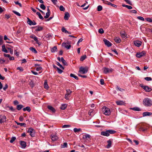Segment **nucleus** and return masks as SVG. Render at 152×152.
Masks as SVG:
<instances>
[{
    "mask_svg": "<svg viewBox=\"0 0 152 152\" xmlns=\"http://www.w3.org/2000/svg\"><path fill=\"white\" fill-rule=\"evenodd\" d=\"M57 50V48L56 46H54L51 50V51L52 53H54L55 51H56Z\"/></svg>",
    "mask_w": 152,
    "mask_h": 152,
    "instance_id": "nucleus-36",
    "label": "nucleus"
},
{
    "mask_svg": "<svg viewBox=\"0 0 152 152\" xmlns=\"http://www.w3.org/2000/svg\"><path fill=\"white\" fill-rule=\"evenodd\" d=\"M91 136L88 134H86L83 135V139L86 141H88L89 142L90 140Z\"/></svg>",
    "mask_w": 152,
    "mask_h": 152,
    "instance_id": "nucleus-9",
    "label": "nucleus"
},
{
    "mask_svg": "<svg viewBox=\"0 0 152 152\" xmlns=\"http://www.w3.org/2000/svg\"><path fill=\"white\" fill-rule=\"evenodd\" d=\"M143 89L146 92H150L152 90L151 88L146 86H143Z\"/></svg>",
    "mask_w": 152,
    "mask_h": 152,
    "instance_id": "nucleus-13",
    "label": "nucleus"
},
{
    "mask_svg": "<svg viewBox=\"0 0 152 152\" xmlns=\"http://www.w3.org/2000/svg\"><path fill=\"white\" fill-rule=\"evenodd\" d=\"M27 21L28 23L30 26L33 25V22L31 20L28 18H27Z\"/></svg>",
    "mask_w": 152,
    "mask_h": 152,
    "instance_id": "nucleus-24",
    "label": "nucleus"
},
{
    "mask_svg": "<svg viewBox=\"0 0 152 152\" xmlns=\"http://www.w3.org/2000/svg\"><path fill=\"white\" fill-rule=\"evenodd\" d=\"M107 142L108 143V144L107 145L106 147L107 148H110L111 146L112 142L110 140H107Z\"/></svg>",
    "mask_w": 152,
    "mask_h": 152,
    "instance_id": "nucleus-20",
    "label": "nucleus"
},
{
    "mask_svg": "<svg viewBox=\"0 0 152 152\" xmlns=\"http://www.w3.org/2000/svg\"><path fill=\"white\" fill-rule=\"evenodd\" d=\"M103 72L105 74H107L110 72H112L113 69H109L106 67H104L103 68Z\"/></svg>",
    "mask_w": 152,
    "mask_h": 152,
    "instance_id": "nucleus-8",
    "label": "nucleus"
},
{
    "mask_svg": "<svg viewBox=\"0 0 152 152\" xmlns=\"http://www.w3.org/2000/svg\"><path fill=\"white\" fill-rule=\"evenodd\" d=\"M145 20L148 22H152V18H146Z\"/></svg>",
    "mask_w": 152,
    "mask_h": 152,
    "instance_id": "nucleus-52",
    "label": "nucleus"
},
{
    "mask_svg": "<svg viewBox=\"0 0 152 152\" xmlns=\"http://www.w3.org/2000/svg\"><path fill=\"white\" fill-rule=\"evenodd\" d=\"M125 1L127 4H129L130 5H132L131 2L129 0H124Z\"/></svg>",
    "mask_w": 152,
    "mask_h": 152,
    "instance_id": "nucleus-57",
    "label": "nucleus"
},
{
    "mask_svg": "<svg viewBox=\"0 0 152 152\" xmlns=\"http://www.w3.org/2000/svg\"><path fill=\"white\" fill-rule=\"evenodd\" d=\"M48 108L53 113H54L55 112V109L53 107L51 106L48 105Z\"/></svg>",
    "mask_w": 152,
    "mask_h": 152,
    "instance_id": "nucleus-21",
    "label": "nucleus"
},
{
    "mask_svg": "<svg viewBox=\"0 0 152 152\" xmlns=\"http://www.w3.org/2000/svg\"><path fill=\"white\" fill-rule=\"evenodd\" d=\"M27 132L29 134L31 137H34V130L33 129L30 128L28 129Z\"/></svg>",
    "mask_w": 152,
    "mask_h": 152,
    "instance_id": "nucleus-6",
    "label": "nucleus"
},
{
    "mask_svg": "<svg viewBox=\"0 0 152 152\" xmlns=\"http://www.w3.org/2000/svg\"><path fill=\"white\" fill-rule=\"evenodd\" d=\"M114 40L117 43H119L121 41V39L118 37H115V38Z\"/></svg>",
    "mask_w": 152,
    "mask_h": 152,
    "instance_id": "nucleus-26",
    "label": "nucleus"
},
{
    "mask_svg": "<svg viewBox=\"0 0 152 152\" xmlns=\"http://www.w3.org/2000/svg\"><path fill=\"white\" fill-rule=\"evenodd\" d=\"M33 28H37L35 30V31H42L43 29L42 27L40 26H36L35 27H34Z\"/></svg>",
    "mask_w": 152,
    "mask_h": 152,
    "instance_id": "nucleus-19",
    "label": "nucleus"
},
{
    "mask_svg": "<svg viewBox=\"0 0 152 152\" xmlns=\"http://www.w3.org/2000/svg\"><path fill=\"white\" fill-rule=\"evenodd\" d=\"M50 14V10L48 7L47 9V12L46 13V15L44 16V18L46 19L48 18L49 17Z\"/></svg>",
    "mask_w": 152,
    "mask_h": 152,
    "instance_id": "nucleus-15",
    "label": "nucleus"
},
{
    "mask_svg": "<svg viewBox=\"0 0 152 152\" xmlns=\"http://www.w3.org/2000/svg\"><path fill=\"white\" fill-rule=\"evenodd\" d=\"M2 39L3 37L0 35V45H1L2 44Z\"/></svg>",
    "mask_w": 152,
    "mask_h": 152,
    "instance_id": "nucleus-56",
    "label": "nucleus"
},
{
    "mask_svg": "<svg viewBox=\"0 0 152 152\" xmlns=\"http://www.w3.org/2000/svg\"><path fill=\"white\" fill-rule=\"evenodd\" d=\"M2 50L4 52L6 53H7V52H8L7 50L5 48V45H2Z\"/></svg>",
    "mask_w": 152,
    "mask_h": 152,
    "instance_id": "nucleus-30",
    "label": "nucleus"
},
{
    "mask_svg": "<svg viewBox=\"0 0 152 152\" xmlns=\"http://www.w3.org/2000/svg\"><path fill=\"white\" fill-rule=\"evenodd\" d=\"M6 117L5 115L1 116L0 117V122L4 123L6 121Z\"/></svg>",
    "mask_w": 152,
    "mask_h": 152,
    "instance_id": "nucleus-12",
    "label": "nucleus"
},
{
    "mask_svg": "<svg viewBox=\"0 0 152 152\" xmlns=\"http://www.w3.org/2000/svg\"><path fill=\"white\" fill-rule=\"evenodd\" d=\"M94 112L93 110H90L88 112V114L90 116H93L94 115Z\"/></svg>",
    "mask_w": 152,
    "mask_h": 152,
    "instance_id": "nucleus-42",
    "label": "nucleus"
},
{
    "mask_svg": "<svg viewBox=\"0 0 152 152\" xmlns=\"http://www.w3.org/2000/svg\"><path fill=\"white\" fill-rule=\"evenodd\" d=\"M67 106V104H61L60 107V108L63 110H64L66 109Z\"/></svg>",
    "mask_w": 152,
    "mask_h": 152,
    "instance_id": "nucleus-23",
    "label": "nucleus"
},
{
    "mask_svg": "<svg viewBox=\"0 0 152 152\" xmlns=\"http://www.w3.org/2000/svg\"><path fill=\"white\" fill-rule=\"evenodd\" d=\"M130 12L131 13L136 14L137 13V11L135 10H131L130 11Z\"/></svg>",
    "mask_w": 152,
    "mask_h": 152,
    "instance_id": "nucleus-63",
    "label": "nucleus"
},
{
    "mask_svg": "<svg viewBox=\"0 0 152 152\" xmlns=\"http://www.w3.org/2000/svg\"><path fill=\"white\" fill-rule=\"evenodd\" d=\"M116 89L117 91H119L121 92H123L124 90V89L119 87L118 86H117Z\"/></svg>",
    "mask_w": 152,
    "mask_h": 152,
    "instance_id": "nucleus-41",
    "label": "nucleus"
},
{
    "mask_svg": "<svg viewBox=\"0 0 152 152\" xmlns=\"http://www.w3.org/2000/svg\"><path fill=\"white\" fill-rule=\"evenodd\" d=\"M142 43V42L141 41L138 40H136L134 41V45L138 47L140 46L141 45Z\"/></svg>",
    "mask_w": 152,
    "mask_h": 152,
    "instance_id": "nucleus-14",
    "label": "nucleus"
},
{
    "mask_svg": "<svg viewBox=\"0 0 152 152\" xmlns=\"http://www.w3.org/2000/svg\"><path fill=\"white\" fill-rule=\"evenodd\" d=\"M23 107V105L22 104H19L17 106L16 109L18 110H20Z\"/></svg>",
    "mask_w": 152,
    "mask_h": 152,
    "instance_id": "nucleus-28",
    "label": "nucleus"
},
{
    "mask_svg": "<svg viewBox=\"0 0 152 152\" xmlns=\"http://www.w3.org/2000/svg\"><path fill=\"white\" fill-rule=\"evenodd\" d=\"M40 8L41 9H42L43 10H45V8H46L45 6L43 4H41L40 5Z\"/></svg>",
    "mask_w": 152,
    "mask_h": 152,
    "instance_id": "nucleus-46",
    "label": "nucleus"
},
{
    "mask_svg": "<svg viewBox=\"0 0 152 152\" xmlns=\"http://www.w3.org/2000/svg\"><path fill=\"white\" fill-rule=\"evenodd\" d=\"M136 56L138 58H140L142 56V52L141 53H137L136 54Z\"/></svg>",
    "mask_w": 152,
    "mask_h": 152,
    "instance_id": "nucleus-39",
    "label": "nucleus"
},
{
    "mask_svg": "<svg viewBox=\"0 0 152 152\" xmlns=\"http://www.w3.org/2000/svg\"><path fill=\"white\" fill-rule=\"evenodd\" d=\"M53 4L54 5H56L57 2V0H51Z\"/></svg>",
    "mask_w": 152,
    "mask_h": 152,
    "instance_id": "nucleus-60",
    "label": "nucleus"
},
{
    "mask_svg": "<svg viewBox=\"0 0 152 152\" xmlns=\"http://www.w3.org/2000/svg\"><path fill=\"white\" fill-rule=\"evenodd\" d=\"M73 130L75 132H76L80 131L81 130V129L80 128L77 129V128H75Z\"/></svg>",
    "mask_w": 152,
    "mask_h": 152,
    "instance_id": "nucleus-47",
    "label": "nucleus"
},
{
    "mask_svg": "<svg viewBox=\"0 0 152 152\" xmlns=\"http://www.w3.org/2000/svg\"><path fill=\"white\" fill-rule=\"evenodd\" d=\"M71 43L67 41V42H64L62 44V45L65 48L67 49L68 50L71 47Z\"/></svg>",
    "mask_w": 152,
    "mask_h": 152,
    "instance_id": "nucleus-4",
    "label": "nucleus"
},
{
    "mask_svg": "<svg viewBox=\"0 0 152 152\" xmlns=\"http://www.w3.org/2000/svg\"><path fill=\"white\" fill-rule=\"evenodd\" d=\"M20 145H21V148H24L26 147V142L24 141H20Z\"/></svg>",
    "mask_w": 152,
    "mask_h": 152,
    "instance_id": "nucleus-16",
    "label": "nucleus"
},
{
    "mask_svg": "<svg viewBox=\"0 0 152 152\" xmlns=\"http://www.w3.org/2000/svg\"><path fill=\"white\" fill-rule=\"evenodd\" d=\"M143 117L146 116H150L152 115V113L146 112L143 113Z\"/></svg>",
    "mask_w": 152,
    "mask_h": 152,
    "instance_id": "nucleus-17",
    "label": "nucleus"
},
{
    "mask_svg": "<svg viewBox=\"0 0 152 152\" xmlns=\"http://www.w3.org/2000/svg\"><path fill=\"white\" fill-rule=\"evenodd\" d=\"M70 17L69 13L68 12H66L64 17V19L65 20H68L69 19V18Z\"/></svg>",
    "mask_w": 152,
    "mask_h": 152,
    "instance_id": "nucleus-18",
    "label": "nucleus"
},
{
    "mask_svg": "<svg viewBox=\"0 0 152 152\" xmlns=\"http://www.w3.org/2000/svg\"><path fill=\"white\" fill-rule=\"evenodd\" d=\"M61 31L64 32L66 33L67 32V31L66 29L64 27H63L61 29Z\"/></svg>",
    "mask_w": 152,
    "mask_h": 152,
    "instance_id": "nucleus-55",
    "label": "nucleus"
},
{
    "mask_svg": "<svg viewBox=\"0 0 152 152\" xmlns=\"http://www.w3.org/2000/svg\"><path fill=\"white\" fill-rule=\"evenodd\" d=\"M5 18H6L7 19H8L10 17V15H7V14H5Z\"/></svg>",
    "mask_w": 152,
    "mask_h": 152,
    "instance_id": "nucleus-61",
    "label": "nucleus"
},
{
    "mask_svg": "<svg viewBox=\"0 0 152 152\" xmlns=\"http://www.w3.org/2000/svg\"><path fill=\"white\" fill-rule=\"evenodd\" d=\"M56 64L60 68L62 69H64V68L58 62H57Z\"/></svg>",
    "mask_w": 152,
    "mask_h": 152,
    "instance_id": "nucleus-48",
    "label": "nucleus"
},
{
    "mask_svg": "<svg viewBox=\"0 0 152 152\" xmlns=\"http://www.w3.org/2000/svg\"><path fill=\"white\" fill-rule=\"evenodd\" d=\"M88 69L87 68H85L82 67L80 68L79 72H80L82 74H85L88 72Z\"/></svg>",
    "mask_w": 152,
    "mask_h": 152,
    "instance_id": "nucleus-7",
    "label": "nucleus"
},
{
    "mask_svg": "<svg viewBox=\"0 0 152 152\" xmlns=\"http://www.w3.org/2000/svg\"><path fill=\"white\" fill-rule=\"evenodd\" d=\"M15 4H17V5H18L20 7H22V5L21 4V3H20L18 1H15Z\"/></svg>",
    "mask_w": 152,
    "mask_h": 152,
    "instance_id": "nucleus-58",
    "label": "nucleus"
},
{
    "mask_svg": "<svg viewBox=\"0 0 152 152\" xmlns=\"http://www.w3.org/2000/svg\"><path fill=\"white\" fill-rule=\"evenodd\" d=\"M29 84L30 86L32 87H33L34 86V82L32 81H31V82H30Z\"/></svg>",
    "mask_w": 152,
    "mask_h": 152,
    "instance_id": "nucleus-64",
    "label": "nucleus"
},
{
    "mask_svg": "<svg viewBox=\"0 0 152 152\" xmlns=\"http://www.w3.org/2000/svg\"><path fill=\"white\" fill-rule=\"evenodd\" d=\"M16 123L18 125H19L21 126H23L24 127L26 126V124L25 123H19L15 121Z\"/></svg>",
    "mask_w": 152,
    "mask_h": 152,
    "instance_id": "nucleus-34",
    "label": "nucleus"
},
{
    "mask_svg": "<svg viewBox=\"0 0 152 152\" xmlns=\"http://www.w3.org/2000/svg\"><path fill=\"white\" fill-rule=\"evenodd\" d=\"M67 143L66 142H64V143L63 145H61V147L63 148H64L67 147Z\"/></svg>",
    "mask_w": 152,
    "mask_h": 152,
    "instance_id": "nucleus-53",
    "label": "nucleus"
},
{
    "mask_svg": "<svg viewBox=\"0 0 152 152\" xmlns=\"http://www.w3.org/2000/svg\"><path fill=\"white\" fill-rule=\"evenodd\" d=\"M118 105H122L123 104L124 102L121 101H117L116 102Z\"/></svg>",
    "mask_w": 152,
    "mask_h": 152,
    "instance_id": "nucleus-43",
    "label": "nucleus"
},
{
    "mask_svg": "<svg viewBox=\"0 0 152 152\" xmlns=\"http://www.w3.org/2000/svg\"><path fill=\"white\" fill-rule=\"evenodd\" d=\"M12 12L14 13H15V14H16V15L19 16H21V15L18 12L15 11V10H13L12 11Z\"/></svg>",
    "mask_w": 152,
    "mask_h": 152,
    "instance_id": "nucleus-45",
    "label": "nucleus"
},
{
    "mask_svg": "<svg viewBox=\"0 0 152 152\" xmlns=\"http://www.w3.org/2000/svg\"><path fill=\"white\" fill-rule=\"evenodd\" d=\"M130 109L131 110H134V111H139L140 110V108L138 107H134L131 108Z\"/></svg>",
    "mask_w": 152,
    "mask_h": 152,
    "instance_id": "nucleus-33",
    "label": "nucleus"
},
{
    "mask_svg": "<svg viewBox=\"0 0 152 152\" xmlns=\"http://www.w3.org/2000/svg\"><path fill=\"white\" fill-rule=\"evenodd\" d=\"M61 61L62 62V63H63V65H67V63L66 62V61L65 60H64V58L63 57H61Z\"/></svg>",
    "mask_w": 152,
    "mask_h": 152,
    "instance_id": "nucleus-29",
    "label": "nucleus"
},
{
    "mask_svg": "<svg viewBox=\"0 0 152 152\" xmlns=\"http://www.w3.org/2000/svg\"><path fill=\"white\" fill-rule=\"evenodd\" d=\"M99 32L101 34H102L104 33V31L102 28H100L99 30Z\"/></svg>",
    "mask_w": 152,
    "mask_h": 152,
    "instance_id": "nucleus-51",
    "label": "nucleus"
},
{
    "mask_svg": "<svg viewBox=\"0 0 152 152\" xmlns=\"http://www.w3.org/2000/svg\"><path fill=\"white\" fill-rule=\"evenodd\" d=\"M8 107L12 112H15L16 111V109L14 108L12 106H8Z\"/></svg>",
    "mask_w": 152,
    "mask_h": 152,
    "instance_id": "nucleus-32",
    "label": "nucleus"
},
{
    "mask_svg": "<svg viewBox=\"0 0 152 152\" xmlns=\"http://www.w3.org/2000/svg\"><path fill=\"white\" fill-rule=\"evenodd\" d=\"M51 140L53 141H56L58 139V137L57 136L54 134H52L51 135Z\"/></svg>",
    "mask_w": 152,
    "mask_h": 152,
    "instance_id": "nucleus-11",
    "label": "nucleus"
},
{
    "mask_svg": "<svg viewBox=\"0 0 152 152\" xmlns=\"http://www.w3.org/2000/svg\"><path fill=\"white\" fill-rule=\"evenodd\" d=\"M102 7L101 5H99L97 7V11H100L102 10Z\"/></svg>",
    "mask_w": 152,
    "mask_h": 152,
    "instance_id": "nucleus-44",
    "label": "nucleus"
},
{
    "mask_svg": "<svg viewBox=\"0 0 152 152\" xmlns=\"http://www.w3.org/2000/svg\"><path fill=\"white\" fill-rule=\"evenodd\" d=\"M70 77L74 78L76 80H78V78L77 76H75V75L73 74H70Z\"/></svg>",
    "mask_w": 152,
    "mask_h": 152,
    "instance_id": "nucleus-37",
    "label": "nucleus"
},
{
    "mask_svg": "<svg viewBox=\"0 0 152 152\" xmlns=\"http://www.w3.org/2000/svg\"><path fill=\"white\" fill-rule=\"evenodd\" d=\"M143 104L146 107H150L152 105V101L148 98H145L143 100Z\"/></svg>",
    "mask_w": 152,
    "mask_h": 152,
    "instance_id": "nucleus-2",
    "label": "nucleus"
},
{
    "mask_svg": "<svg viewBox=\"0 0 152 152\" xmlns=\"http://www.w3.org/2000/svg\"><path fill=\"white\" fill-rule=\"evenodd\" d=\"M70 126L68 125H64L62 127L63 128H68Z\"/></svg>",
    "mask_w": 152,
    "mask_h": 152,
    "instance_id": "nucleus-62",
    "label": "nucleus"
},
{
    "mask_svg": "<svg viewBox=\"0 0 152 152\" xmlns=\"http://www.w3.org/2000/svg\"><path fill=\"white\" fill-rule=\"evenodd\" d=\"M16 139V138L15 137H12L11 138V139L10 140V142L11 143H13L15 140Z\"/></svg>",
    "mask_w": 152,
    "mask_h": 152,
    "instance_id": "nucleus-38",
    "label": "nucleus"
},
{
    "mask_svg": "<svg viewBox=\"0 0 152 152\" xmlns=\"http://www.w3.org/2000/svg\"><path fill=\"white\" fill-rule=\"evenodd\" d=\"M144 79L147 81H151L152 80L151 78L150 77H145Z\"/></svg>",
    "mask_w": 152,
    "mask_h": 152,
    "instance_id": "nucleus-50",
    "label": "nucleus"
},
{
    "mask_svg": "<svg viewBox=\"0 0 152 152\" xmlns=\"http://www.w3.org/2000/svg\"><path fill=\"white\" fill-rule=\"evenodd\" d=\"M103 113L106 115L109 116L111 114V111L109 108L104 106L102 109Z\"/></svg>",
    "mask_w": 152,
    "mask_h": 152,
    "instance_id": "nucleus-3",
    "label": "nucleus"
},
{
    "mask_svg": "<svg viewBox=\"0 0 152 152\" xmlns=\"http://www.w3.org/2000/svg\"><path fill=\"white\" fill-rule=\"evenodd\" d=\"M36 14L37 15H38V16L39 18L40 19H41L42 20H43L44 19V18L41 15L40 12H37Z\"/></svg>",
    "mask_w": 152,
    "mask_h": 152,
    "instance_id": "nucleus-27",
    "label": "nucleus"
},
{
    "mask_svg": "<svg viewBox=\"0 0 152 152\" xmlns=\"http://www.w3.org/2000/svg\"><path fill=\"white\" fill-rule=\"evenodd\" d=\"M116 131L112 130H107L102 131L101 132V134L104 136L108 137L110 134H113L116 133Z\"/></svg>",
    "mask_w": 152,
    "mask_h": 152,
    "instance_id": "nucleus-1",
    "label": "nucleus"
},
{
    "mask_svg": "<svg viewBox=\"0 0 152 152\" xmlns=\"http://www.w3.org/2000/svg\"><path fill=\"white\" fill-rule=\"evenodd\" d=\"M23 110L24 111H27L28 112H29L31 111V110L30 107H27L25 108H23Z\"/></svg>",
    "mask_w": 152,
    "mask_h": 152,
    "instance_id": "nucleus-31",
    "label": "nucleus"
},
{
    "mask_svg": "<svg viewBox=\"0 0 152 152\" xmlns=\"http://www.w3.org/2000/svg\"><path fill=\"white\" fill-rule=\"evenodd\" d=\"M103 41L104 42L105 45L107 46L108 47H110L112 45L111 43L106 39H103Z\"/></svg>",
    "mask_w": 152,
    "mask_h": 152,
    "instance_id": "nucleus-10",
    "label": "nucleus"
},
{
    "mask_svg": "<svg viewBox=\"0 0 152 152\" xmlns=\"http://www.w3.org/2000/svg\"><path fill=\"white\" fill-rule=\"evenodd\" d=\"M44 86V87L45 89H48V88L49 86L48 84L47 80H45Z\"/></svg>",
    "mask_w": 152,
    "mask_h": 152,
    "instance_id": "nucleus-25",
    "label": "nucleus"
},
{
    "mask_svg": "<svg viewBox=\"0 0 152 152\" xmlns=\"http://www.w3.org/2000/svg\"><path fill=\"white\" fill-rule=\"evenodd\" d=\"M58 72L59 74H61L63 72V71L59 68H57V69Z\"/></svg>",
    "mask_w": 152,
    "mask_h": 152,
    "instance_id": "nucleus-54",
    "label": "nucleus"
},
{
    "mask_svg": "<svg viewBox=\"0 0 152 152\" xmlns=\"http://www.w3.org/2000/svg\"><path fill=\"white\" fill-rule=\"evenodd\" d=\"M86 55H84L82 56L80 58V61H83L86 59Z\"/></svg>",
    "mask_w": 152,
    "mask_h": 152,
    "instance_id": "nucleus-40",
    "label": "nucleus"
},
{
    "mask_svg": "<svg viewBox=\"0 0 152 152\" xmlns=\"http://www.w3.org/2000/svg\"><path fill=\"white\" fill-rule=\"evenodd\" d=\"M59 9L61 11H64L65 10L64 8L62 5H61L60 6Z\"/></svg>",
    "mask_w": 152,
    "mask_h": 152,
    "instance_id": "nucleus-49",
    "label": "nucleus"
},
{
    "mask_svg": "<svg viewBox=\"0 0 152 152\" xmlns=\"http://www.w3.org/2000/svg\"><path fill=\"white\" fill-rule=\"evenodd\" d=\"M100 84L103 85L104 84V80L103 79H101L100 80Z\"/></svg>",
    "mask_w": 152,
    "mask_h": 152,
    "instance_id": "nucleus-59",
    "label": "nucleus"
},
{
    "mask_svg": "<svg viewBox=\"0 0 152 152\" xmlns=\"http://www.w3.org/2000/svg\"><path fill=\"white\" fill-rule=\"evenodd\" d=\"M29 49L31 51L35 53H37V52L36 49L32 47H30L29 48Z\"/></svg>",
    "mask_w": 152,
    "mask_h": 152,
    "instance_id": "nucleus-22",
    "label": "nucleus"
},
{
    "mask_svg": "<svg viewBox=\"0 0 152 152\" xmlns=\"http://www.w3.org/2000/svg\"><path fill=\"white\" fill-rule=\"evenodd\" d=\"M122 6L123 7H126L129 10L131 9L132 8V7L131 6L125 5L124 4H122Z\"/></svg>",
    "mask_w": 152,
    "mask_h": 152,
    "instance_id": "nucleus-35",
    "label": "nucleus"
},
{
    "mask_svg": "<svg viewBox=\"0 0 152 152\" xmlns=\"http://www.w3.org/2000/svg\"><path fill=\"white\" fill-rule=\"evenodd\" d=\"M66 93L65 95V98L66 99H68L70 97L69 95L71 94L72 93V91L69 89H67L66 90Z\"/></svg>",
    "mask_w": 152,
    "mask_h": 152,
    "instance_id": "nucleus-5",
    "label": "nucleus"
}]
</instances>
